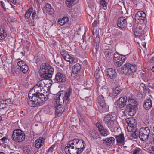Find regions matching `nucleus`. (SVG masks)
<instances>
[{
  "label": "nucleus",
  "instance_id": "5701e85b",
  "mask_svg": "<svg viewBox=\"0 0 154 154\" xmlns=\"http://www.w3.org/2000/svg\"><path fill=\"white\" fill-rule=\"evenodd\" d=\"M54 104L56 108L55 109V112L56 115L58 116H60L62 114L64 111L65 108H64L63 104H57L56 105L55 103Z\"/></svg>",
  "mask_w": 154,
  "mask_h": 154
},
{
  "label": "nucleus",
  "instance_id": "09e8293b",
  "mask_svg": "<svg viewBox=\"0 0 154 154\" xmlns=\"http://www.w3.org/2000/svg\"><path fill=\"white\" fill-rule=\"evenodd\" d=\"M6 101L5 100H0V107H1L2 105L5 104L6 105Z\"/></svg>",
  "mask_w": 154,
  "mask_h": 154
},
{
  "label": "nucleus",
  "instance_id": "052dcab7",
  "mask_svg": "<svg viewBox=\"0 0 154 154\" xmlns=\"http://www.w3.org/2000/svg\"><path fill=\"white\" fill-rule=\"evenodd\" d=\"M7 139V138L6 137H3L1 139V140L2 142H4Z\"/></svg>",
  "mask_w": 154,
  "mask_h": 154
},
{
  "label": "nucleus",
  "instance_id": "473e14b6",
  "mask_svg": "<svg viewBox=\"0 0 154 154\" xmlns=\"http://www.w3.org/2000/svg\"><path fill=\"white\" fill-rule=\"evenodd\" d=\"M127 129L128 131L131 132H133L135 130L137 129L136 126L131 124L128 125Z\"/></svg>",
  "mask_w": 154,
  "mask_h": 154
},
{
  "label": "nucleus",
  "instance_id": "e2e57ef3",
  "mask_svg": "<svg viewBox=\"0 0 154 154\" xmlns=\"http://www.w3.org/2000/svg\"><path fill=\"white\" fill-rule=\"evenodd\" d=\"M152 70L153 72H154V66L152 68Z\"/></svg>",
  "mask_w": 154,
  "mask_h": 154
},
{
  "label": "nucleus",
  "instance_id": "864d4df0",
  "mask_svg": "<svg viewBox=\"0 0 154 154\" xmlns=\"http://www.w3.org/2000/svg\"><path fill=\"white\" fill-rule=\"evenodd\" d=\"M94 45L95 46V49L96 50V52H97L98 51L99 47V44H94Z\"/></svg>",
  "mask_w": 154,
  "mask_h": 154
},
{
  "label": "nucleus",
  "instance_id": "aec40b11",
  "mask_svg": "<svg viewBox=\"0 0 154 154\" xmlns=\"http://www.w3.org/2000/svg\"><path fill=\"white\" fill-rule=\"evenodd\" d=\"M104 54L105 55V60L109 61L112 60L113 57H114L115 53H114L112 49H107L105 50Z\"/></svg>",
  "mask_w": 154,
  "mask_h": 154
},
{
  "label": "nucleus",
  "instance_id": "774afa93",
  "mask_svg": "<svg viewBox=\"0 0 154 154\" xmlns=\"http://www.w3.org/2000/svg\"><path fill=\"white\" fill-rule=\"evenodd\" d=\"M0 154H5L3 152H0Z\"/></svg>",
  "mask_w": 154,
  "mask_h": 154
},
{
  "label": "nucleus",
  "instance_id": "0e129e2a",
  "mask_svg": "<svg viewBox=\"0 0 154 154\" xmlns=\"http://www.w3.org/2000/svg\"><path fill=\"white\" fill-rule=\"evenodd\" d=\"M152 140H153V141L154 142V134L152 135Z\"/></svg>",
  "mask_w": 154,
  "mask_h": 154
},
{
  "label": "nucleus",
  "instance_id": "c85d7f7f",
  "mask_svg": "<svg viewBox=\"0 0 154 154\" xmlns=\"http://www.w3.org/2000/svg\"><path fill=\"white\" fill-rule=\"evenodd\" d=\"M90 135L92 137L93 140H96L99 138L101 139V137L99 136V135L97 132L94 129L91 130L89 132Z\"/></svg>",
  "mask_w": 154,
  "mask_h": 154
},
{
  "label": "nucleus",
  "instance_id": "a878e982",
  "mask_svg": "<svg viewBox=\"0 0 154 154\" xmlns=\"http://www.w3.org/2000/svg\"><path fill=\"white\" fill-rule=\"evenodd\" d=\"M102 141L103 143L106 145H112L115 143V139L112 137H110L106 138L105 140H103Z\"/></svg>",
  "mask_w": 154,
  "mask_h": 154
},
{
  "label": "nucleus",
  "instance_id": "49530a36",
  "mask_svg": "<svg viewBox=\"0 0 154 154\" xmlns=\"http://www.w3.org/2000/svg\"><path fill=\"white\" fill-rule=\"evenodd\" d=\"M55 147V145H53L51 146L47 150V152H52L53 151Z\"/></svg>",
  "mask_w": 154,
  "mask_h": 154
},
{
  "label": "nucleus",
  "instance_id": "2f4dec72",
  "mask_svg": "<svg viewBox=\"0 0 154 154\" xmlns=\"http://www.w3.org/2000/svg\"><path fill=\"white\" fill-rule=\"evenodd\" d=\"M68 21L69 19L67 17H64L62 19L59 20L58 21V23L61 26H63Z\"/></svg>",
  "mask_w": 154,
  "mask_h": 154
},
{
  "label": "nucleus",
  "instance_id": "cd10ccee",
  "mask_svg": "<svg viewBox=\"0 0 154 154\" xmlns=\"http://www.w3.org/2000/svg\"><path fill=\"white\" fill-rule=\"evenodd\" d=\"M45 139L43 137H40L35 141V145L36 147L38 149L43 144Z\"/></svg>",
  "mask_w": 154,
  "mask_h": 154
},
{
  "label": "nucleus",
  "instance_id": "4d7b16f0",
  "mask_svg": "<svg viewBox=\"0 0 154 154\" xmlns=\"http://www.w3.org/2000/svg\"><path fill=\"white\" fill-rule=\"evenodd\" d=\"M20 0H15V5H18L19 4Z\"/></svg>",
  "mask_w": 154,
  "mask_h": 154
},
{
  "label": "nucleus",
  "instance_id": "9b49d317",
  "mask_svg": "<svg viewBox=\"0 0 154 154\" xmlns=\"http://www.w3.org/2000/svg\"><path fill=\"white\" fill-rule=\"evenodd\" d=\"M97 100L100 106L99 110L100 112H105L109 111L108 107L106 105L104 97L102 95H100L98 96Z\"/></svg>",
  "mask_w": 154,
  "mask_h": 154
},
{
  "label": "nucleus",
  "instance_id": "412c9836",
  "mask_svg": "<svg viewBox=\"0 0 154 154\" xmlns=\"http://www.w3.org/2000/svg\"><path fill=\"white\" fill-rule=\"evenodd\" d=\"M127 24L126 19L125 17H121L118 19L117 25L119 27L121 28H125L126 27Z\"/></svg>",
  "mask_w": 154,
  "mask_h": 154
},
{
  "label": "nucleus",
  "instance_id": "b1692460",
  "mask_svg": "<svg viewBox=\"0 0 154 154\" xmlns=\"http://www.w3.org/2000/svg\"><path fill=\"white\" fill-rule=\"evenodd\" d=\"M116 139L117 144L118 145L122 146L124 144V137L123 134L121 132L119 135H116L115 136Z\"/></svg>",
  "mask_w": 154,
  "mask_h": 154
},
{
  "label": "nucleus",
  "instance_id": "1a4fd4ad",
  "mask_svg": "<svg viewBox=\"0 0 154 154\" xmlns=\"http://www.w3.org/2000/svg\"><path fill=\"white\" fill-rule=\"evenodd\" d=\"M115 119L111 114H108L106 115L103 119V122L112 130L117 129L118 128L115 126L114 121Z\"/></svg>",
  "mask_w": 154,
  "mask_h": 154
},
{
  "label": "nucleus",
  "instance_id": "72a5a7b5",
  "mask_svg": "<svg viewBox=\"0 0 154 154\" xmlns=\"http://www.w3.org/2000/svg\"><path fill=\"white\" fill-rule=\"evenodd\" d=\"M33 11V8H32L31 7L25 13V18L26 19L29 18L31 15L32 13V12Z\"/></svg>",
  "mask_w": 154,
  "mask_h": 154
},
{
  "label": "nucleus",
  "instance_id": "3c124183",
  "mask_svg": "<svg viewBox=\"0 0 154 154\" xmlns=\"http://www.w3.org/2000/svg\"><path fill=\"white\" fill-rule=\"evenodd\" d=\"M5 101H6V105H8L10 104H11V99H8L6 100H5Z\"/></svg>",
  "mask_w": 154,
  "mask_h": 154
},
{
  "label": "nucleus",
  "instance_id": "5fc2aeb1",
  "mask_svg": "<svg viewBox=\"0 0 154 154\" xmlns=\"http://www.w3.org/2000/svg\"><path fill=\"white\" fill-rule=\"evenodd\" d=\"M0 3L1 4V5H2V7L3 8L5 9V5L4 3L2 1H1L0 2Z\"/></svg>",
  "mask_w": 154,
  "mask_h": 154
},
{
  "label": "nucleus",
  "instance_id": "bf43d9fd",
  "mask_svg": "<svg viewBox=\"0 0 154 154\" xmlns=\"http://www.w3.org/2000/svg\"><path fill=\"white\" fill-rule=\"evenodd\" d=\"M151 114L154 116V107L152 109L151 111Z\"/></svg>",
  "mask_w": 154,
  "mask_h": 154
},
{
  "label": "nucleus",
  "instance_id": "dca6fc26",
  "mask_svg": "<svg viewBox=\"0 0 154 154\" xmlns=\"http://www.w3.org/2000/svg\"><path fill=\"white\" fill-rule=\"evenodd\" d=\"M82 63L80 62L79 63H77L73 66L71 73V76L74 77H75L76 74L80 72L81 69V65Z\"/></svg>",
  "mask_w": 154,
  "mask_h": 154
},
{
  "label": "nucleus",
  "instance_id": "393cba45",
  "mask_svg": "<svg viewBox=\"0 0 154 154\" xmlns=\"http://www.w3.org/2000/svg\"><path fill=\"white\" fill-rule=\"evenodd\" d=\"M152 102L150 99L145 100L143 103V107L146 110L149 109L152 107Z\"/></svg>",
  "mask_w": 154,
  "mask_h": 154
},
{
  "label": "nucleus",
  "instance_id": "79ce46f5",
  "mask_svg": "<svg viewBox=\"0 0 154 154\" xmlns=\"http://www.w3.org/2000/svg\"><path fill=\"white\" fill-rule=\"evenodd\" d=\"M54 10L53 8H49L46 9V12L50 15H52L54 13Z\"/></svg>",
  "mask_w": 154,
  "mask_h": 154
},
{
  "label": "nucleus",
  "instance_id": "9d476101",
  "mask_svg": "<svg viewBox=\"0 0 154 154\" xmlns=\"http://www.w3.org/2000/svg\"><path fill=\"white\" fill-rule=\"evenodd\" d=\"M125 55L119 54L118 53H115L113 59L115 66L118 67L121 66L126 58Z\"/></svg>",
  "mask_w": 154,
  "mask_h": 154
},
{
  "label": "nucleus",
  "instance_id": "c9c22d12",
  "mask_svg": "<svg viewBox=\"0 0 154 154\" xmlns=\"http://www.w3.org/2000/svg\"><path fill=\"white\" fill-rule=\"evenodd\" d=\"M20 69L23 73L26 74L29 70V68L28 66L26 64L25 65H24V66H22Z\"/></svg>",
  "mask_w": 154,
  "mask_h": 154
},
{
  "label": "nucleus",
  "instance_id": "338daca9",
  "mask_svg": "<svg viewBox=\"0 0 154 154\" xmlns=\"http://www.w3.org/2000/svg\"><path fill=\"white\" fill-rule=\"evenodd\" d=\"M152 149L153 151L154 152V146L152 147Z\"/></svg>",
  "mask_w": 154,
  "mask_h": 154
},
{
  "label": "nucleus",
  "instance_id": "20e7f679",
  "mask_svg": "<svg viewBox=\"0 0 154 154\" xmlns=\"http://www.w3.org/2000/svg\"><path fill=\"white\" fill-rule=\"evenodd\" d=\"M137 109V103L135 100L133 98L128 99L126 106V110L130 116H134Z\"/></svg>",
  "mask_w": 154,
  "mask_h": 154
},
{
  "label": "nucleus",
  "instance_id": "f3484780",
  "mask_svg": "<svg viewBox=\"0 0 154 154\" xmlns=\"http://www.w3.org/2000/svg\"><path fill=\"white\" fill-rule=\"evenodd\" d=\"M60 54L66 61L69 62L71 63H73L74 62V58L69 55L66 51L64 50L61 51Z\"/></svg>",
  "mask_w": 154,
  "mask_h": 154
},
{
  "label": "nucleus",
  "instance_id": "680f3d73",
  "mask_svg": "<svg viewBox=\"0 0 154 154\" xmlns=\"http://www.w3.org/2000/svg\"><path fill=\"white\" fill-rule=\"evenodd\" d=\"M9 1L12 3L13 4H15V0H9Z\"/></svg>",
  "mask_w": 154,
  "mask_h": 154
},
{
  "label": "nucleus",
  "instance_id": "a18cd8bd",
  "mask_svg": "<svg viewBox=\"0 0 154 154\" xmlns=\"http://www.w3.org/2000/svg\"><path fill=\"white\" fill-rule=\"evenodd\" d=\"M130 125L131 124L133 125H134L136 126L137 124L136 120L133 118H131V122H130Z\"/></svg>",
  "mask_w": 154,
  "mask_h": 154
},
{
  "label": "nucleus",
  "instance_id": "f257e3e1",
  "mask_svg": "<svg viewBox=\"0 0 154 154\" xmlns=\"http://www.w3.org/2000/svg\"><path fill=\"white\" fill-rule=\"evenodd\" d=\"M72 90L69 88L66 91H61L57 93L55 97L54 103L56 105L57 104H63L64 102L65 103H67L70 100V97L72 92Z\"/></svg>",
  "mask_w": 154,
  "mask_h": 154
},
{
  "label": "nucleus",
  "instance_id": "603ef678",
  "mask_svg": "<svg viewBox=\"0 0 154 154\" xmlns=\"http://www.w3.org/2000/svg\"><path fill=\"white\" fill-rule=\"evenodd\" d=\"M125 120L128 124V125H130V122H131V118H127Z\"/></svg>",
  "mask_w": 154,
  "mask_h": 154
},
{
  "label": "nucleus",
  "instance_id": "ea45409f",
  "mask_svg": "<svg viewBox=\"0 0 154 154\" xmlns=\"http://www.w3.org/2000/svg\"><path fill=\"white\" fill-rule=\"evenodd\" d=\"M31 17L33 20H38L39 19L38 15L35 11L33 12L31 15Z\"/></svg>",
  "mask_w": 154,
  "mask_h": 154
},
{
  "label": "nucleus",
  "instance_id": "37998d69",
  "mask_svg": "<svg viewBox=\"0 0 154 154\" xmlns=\"http://www.w3.org/2000/svg\"><path fill=\"white\" fill-rule=\"evenodd\" d=\"M25 63L23 61H20L17 62V65L20 68V69L21 68L24 66V65H25Z\"/></svg>",
  "mask_w": 154,
  "mask_h": 154
},
{
  "label": "nucleus",
  "instance_id": "13d9d810",
  "mask_svg": "<svg viewBox=\"0 0 154 154\" xmlns=\"http://www.w3.org/2000/svg\"><path fill=\"white\" fill-rule=\"evenodd\" d=\"M46 9L51 8V6L49 4H47L46 5Z\"/></svg>",
  "mask_w": 154,
  "mask_h": 154
},
{
  "label": "nucleus",
  "instance_id": "4be33fe9",
  "mask_svg": "<svg viewBox=\"0 0 154 154\" xmlns=\"http://www.w3.org/2000/svg\"><path fill=\"white\" fill-rule=\"evenodd\" d=\"M55 79L56 81L60 83H65L66 78L65 75L62 73L59 72L56 73Z\"/></svg>",
  "mask_w": 154,
  "mask_h": 154
},
{
  "label": "nucleus",
  "instance_id": "39448f33",
  "mask_svg": "<svg viewBox=\"0 0 154 154\" xmlns=\"http://www.w3.org/2000/svg\"><path fill=\"white\" fill-rule=\"evenodd\" d=\"M137 66L135 64L127 63L120 68L119 71L122 74L125 75L132 74L136 72Z\"/></svg>",
  "mask_w": 154,
  "mask_h": 154
},
{
  "label": "nucleus",
  "instance_id": "58836bf2",
  "mask_svg": "<svg viewBox=\"0 0 154 154\" xmlns=\"http://www.w3.org/2000/svg\"><path fill=\"white\" fill-rule=\"evenodd\" d=\"M120 91L119 90L118 88H116L113 90L112 93V95L113 96H116L118 94H120Z\"/></svg>",
  "mask_w": 154,
  "mask_h": 154
},
{
  "label": "nucleus",
  "instance_id": "de8ad7c7",
  "mask_svg": "<svg viewBox=\"0 0 154 154\" xmlns=\"http://www.w3.org/2000/svg\"><path fill=\"white\" fill-rule=\"evenodd\" d=\"M61 59L58 56L57 57L56 59H54V60L55 62H56L57 63H59L61 61Z\"/></svg>",
  "mask_w": 154,
  "mask_h": 154
},
{
  "label": "nucleus",
  "instance_id": "a19ab883",
  "mask_svg": "<svg viewBox=\"0 0 154 154\" xmlns=\"http://www.w3.org/2000/svg\"><path fill=\"white\" fill-rule=\"evenodd\" d=\"M100 42V39L99 36H97L94 39V44H99Z\"/></svg>",
  "mask_w": 154,
  "mask_h": 154
},
{
  "label": "nucleus",
  "instance_id": "bb28decb",
  "mask_svg": "<svg viewBox=\"0 0 154 154\" xmlns=\"http://www.w3.org/2000/svg\"><path fill=\"white\" fill-rule=\"evenodd\" d=\"M126 98L124 97L119 98L118 100L117 106L120 108H123L126 104Z\"/></svg>",
  "mask_w": 154,
  "mask_h": 154
},
{
  "label": "nucleus",
  "instance_id": "6e6552de",
  "mask_svg": "<svg viewBox=\"0 0 154 154\" xmlns=\"http://www.w3.org/2000/svg\"><path fill=\"white\" fill-rule=\"evenodd\" d=\"M106 74L109 79L112 83L116 84L119 83V80L117 77V74L115 69L112 68H108Z\"/></svg>",
  "mask_w": 154,
  "mask_h": 154
},
{
  "label": "nucleus",
  "instance_id": "f03ea898",
  "mask_svg": "<svg viewBox=\"0 0 154 154\" xmlns=\"http://www.w3.org/2000/svg\"><path fill=\"white\" fill-rule=\"evenodd\" d=\"M40 69L42 71L40 75L42 78L47 79L52 77L54 69L51 66L48 64H44L41 66Z\"/></svg>",
  "mask_w": 154,
  "mask_h": 154
},
{
  "label": "nucleus",
  "instance_id": "a211bd4d",
  "mask_svg": "<svg viewBox=\"0 0 154 154\" xmlns=\"http://www.w3.org/2000/svg\"><path fill=\"white\" fill-rule=\"evenodd\" d=\"M144 29L143 25L140 24L137 25L134 30V34L136 37L140 38L143 34V32Z\"/></svg>",
  "mask_w": 154,
  "mask_h": 154
},
{
  "label": "nucleus",
  "instance_id": "6e6d98bb",
  "mask_svg": "<svg viewBox=\"0 0 154 154\" xmlns=\"http://www.w3.org/2000/svg\"><path fill=\"white\" fill-rule=\"evenodd\" d=\"M150 62L151 63H154V56L151 57L150 60Z\"/></svg>",
  "mask_w": 154,
  "mask_h": 154
},
{
  "label": "nucleus",
  "instance_id": "8fccbe9b",
  "mask_svg": "<svg viewBox=\"0 0 154 154\" xmlns=\"http://www.w3.org/2000/svg\"><path fill=\"white\" fill-rule=\"evenodd\" d=\"M72 17L73 20H76L78 17L76 14L75 13H73L72 15Z\"/></svg>",
  "mask_w": 154,
  "mask_h": 154
},
{
  "label": "nucleus",
  "instance_id": "f704fd0d",
  "mask_svg": "<svg viewBox=\"0 0 154 154\" xmlns=\"http://www.w3.org/2000/svg\"><path fill=\"white\" fill-rule=\"evenodd\" d=\"M100 7L102 8L104 10H106L107 8V4L105 0H101L100 1Z\"/></svg>",
  "mask_w": 154,
  "mask_h": 154
},
{
  "label": "nucleus",
  "instance_id": "c756f323",
  "mask_svg": "<svg viewBox=\"0 0 154 154\" xmlns=\"http://www.w3.org/2000/svg\"><path fill=\"white\" fill-rule=\"evenodd\" d=\"M7 36V33L4 29L0 27V40L4 39Z\"/></svg>",
  "mask_w": 154,
  "mask_h": 154
},
{
  "label": "nucleus",
  "instance_id": "f8f14e48",
  "mask_svg": "<svg viewBox=\"0 0 154 154\" xmlns=\"http://www.w3.org/2000/svg\"><path fill=\"white\" fill-rule=\"evenodd\" d=\"M65 151L66 154H80L74 145L72 141H70L65 148Z\"/></svg>",
  "mask_w": 154,
  "mask_h": 154
},
{
  "label": "nucleus",
  "instance_id": "4468645a",
  "mask_svg": "<svg viewBox=\"0 0 154 154\" xmlns=\"http://www.w3.org/2000/svg\"><path fill=\"white\" fill-rule=\"evenodd\" d=\"M72 141L77 150L79 151V153L80 154L83 151L85 146L84 142L80 139H74Z\"/></svg>",
  "mask_w": 154,
  "mask_h": 154
},
{
  "label": "nucleus",
  "instance_id": "4c0bfd02",
  "mask_svg": "<svg viewBox=\"0 0 154 154\" xmlns=\"http://www.w3.org/2000/svg\"><path fill=\"white\" fill-rule=\"evenodd\" d=\"M139 132L138 131L135 130L134 131L132 132L131 135L132 137L134 138H137L139 136Z\"/></svg>",
  "mask_w": 154,
  "mask_h": 154
},
{
  "label": "nucleus",
  "instance_id": "7ed1b4c3",
  "mask_svg": "<svg viewBox=\"0 0 154 154\" xmlns=\"http://www.w3.org/2000/svg\"><path fill=\"white\" fill-rule=\"evenodd\" d=\"M32 96L30 97L28 96L30 100L28 101V104L30 106L33 107L42 105L48 99V95H47L45 96H41V97H38V98L36 99L32 98Z\"/></svg>",
  "mask_w": 154,
  "mask_h": 154
},
{
  "label": "nucleus",
  "instance_id": "7c9ffc66",
  "mask_svg": "<svg viewBox=\"0 0 154 154\" xmlns=\"http://www.w3.org/2000/svg\"><path fill=\"white\" fill-rule=\"evenodd\" d=\"M79 0H66V5L69 7H72V6L73 5L76 4Z\"/></svg>",
  "mask_w": 154,
  "mask_h": 154
},
{
  "label": "nucleus",
  "instance_id": "6ab92c4d",
  "mask_svg": "<svg viewBox=\"0 0 154 154\" xmlns=\"http://www.w3.org/2000/svg\"><path fill=\"white\" fill-rule=\"evenodd\" d=\"M96 125L98 128L99 131L101 135L106 136L109 134L107 130L104 128L103 125L100 122L96 123Z\"/></svg>",
  "mask_w": 154,
  "mask_h": 154
},
{
  "label": "nucleus",
  "instance_id": "e433bc0d",
  "mask_svg": "<svg viewBox=\"0 0 154 154\" xmlns=\"http://www.w3.org/2000/svg\"><path fill=\"white\" fill-rule=\"evenodd\" d=\"M44 81V79L41 80L37 83L36 85L41 88H43V89H44V87H45V85Z\"/></svg>",
  "mask_w": 154,
  "mask_h": 154
},
{
  "label": "nucleus",
  "instance_id": "69168bd1",
  "mask_svg": "<svg viewBox=\"0 0 154 154\" xmlns=\"http://www.w3.org/2000/svg\"><path fill=\"white\" fill-rule=\"evenodd\" d=\"M85 50H87L88 49V47L86 46V47L84 48Z\"/></svg>",
  "mask_w": 154,
  "mask_h": 154
},
{
  "label": "nucleus",
  "instance_id": "c03bdc74",
  "mask_svg": "<svg viewBox=\"0 0 154 154\" xmlns=\"http://www.w3.org/2000/svg\"><path fill=\"white\" fill-rule=\"evenodd\" d=\"M104 42L106 44L109 45L112 43V40L110 38H107L105 39Z\"/></svg>",
  "mask_w": 154,
  "mask_h": 154
},
{
  "label": "nucleus",
  "instance_id": "0eeeda50",
  "mask_svg": "<svg viewBox=\"0 0 154 154\" xmlns=\"http://www.w3.org/2000/svg\"><path fill=\"white\" fill-rule=\"evenodd\" d=\"M44 89L43 88H41L36 85L34 86L29 92L28 96L31 97L32 96V97L34 99L38 98V97H41V96L43 95L45 96L42 93V91H44Z\"/></svg>",
  "mask_w": 154,
  "mask_h": 154
},
{
  "label": "nucleus",
  "instance_id": "2eb2a0df",
  "mask_svg": "<svg viewBox=\"0 0 154 154\" xmlns=\"http://www.w3.org/2000/svg\"><path fill=\"white\" fill-rule=\"evenodd\" d=\"M146 14L145 13L142 11H138L135 15V20L137 23L143 24L144 23V21L146 19Z\"/></svg>",
  "mask_w": 154,
  "mask_h": 154
},
{
  "label": "nucleus",
  "instance_id": "423d86ee",
  "mask_svg": "<svg viewBox=\"0 0 154 154\" xmlns=\"http://www.w3.org/2000/svg\"><path fill=\"white\" fill-rule=\"evenodd\" d=\"M12 139L16 142H21L25 139V135L21 130L19 129L14 130L12 133Z\"/></svg>",
  "mask_w": 154,
  "mask_h": 154
},
{
  "label": "nucleus",
  "instance_id": "ddd939ff",
  "mask_svg": "<svg viewBox=\"0 0 154 154\" xmlns=\"http://www.w3.org/2000/svg\"><path fill=\"white\" fill-rule=\"evenodd\" d=\"M150 133V131L149 127H146L144 128H141L139 132V137L142 141H144L148 139Z\"/></svg>",
  "mask_w": 154,
  "mask_h": 154
}]
</instances>
